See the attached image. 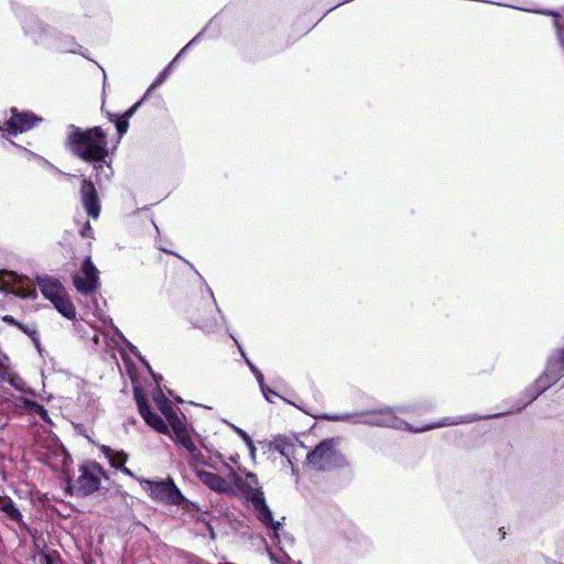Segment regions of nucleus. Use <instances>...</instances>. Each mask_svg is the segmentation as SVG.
Listing matches in <instances>:
<instances>
[{"label": "nucleus", "instance_id": "nucleus-1", "mask_svg": "<svg viewBox=\"0 0 564 564\" xmlns=\"http://www.w3.org/2000/svg\"><path fill=\"white\" fill-rule=\"evenodd\" d=\"M67 145L82 160L96 162L95 170H104L102 161L108 155V150L107 135L100 127L87 130L73 128L67 138Z\"/></svg>", "mask_w": 564, "mask_h": 564}, {"label": "nucleus", "instance_id": "nucleus-2", "mask_svg": "<svg viewBox=\"0 0 564 564\" xmlns=\"http://www.w3.org/2000/svg\"><path fill=\"white\" fill-rule=\"evenodd\" d=\"M230 478L235 486L241 491L245 499L252 506L257 518L267 527L278 530L281 527L279 521H274L270 509L267 507L263 492L259 487L257 476L247 473L245 477L232 471Z\"/></svg>", "mask_w": 564, "mask_h": 564}, {"label": "nucleus", "instance_id": "nucleus-3", "mask_svg": "<svg viewBox=\"0 0 564 564\" xmlns=\"http://www.w3.org/2000/svg\"><path fill=\"white\" fill-rule=\"evenodd\" d=\"M306 464L316 471H327L348 466V462L338 449V442L335 438H326L319 442L306 455Z\"/></svg>", "mask_w": 564, "mask_h": 564}, {"label": "nucleus", "instance_id": "nucleus-4", "mask_svg": "<svg viewBox=\"0 0 564 564\" xmlns=\"http://www.w3.org/2000/svg\"><path fill=\"white\" fill-rule=\"evenodd\" d=\"M139 482L154 501L165 505H180L184 499L171 478L158 481L140 478Z\"/></svg>", "mask_w": 564, "mask_h": 564}, {"label": "nucleus", "instance_id": "nucleus-5", "mask_svg": "<svg viewBox=\"0 0 564 564\" xmlns=\"http://www.w3.org/2000/svg\"><path fill=\"white\" fill-rule=\"evenodd\" d=\"M102 475V469L97 463L82 466L73 490L80 496H88L97 491L100 487Z\"/></svg>", "mask_w": 564, "mask_h": 564}, {"label": "nucleus", "instance_id": "nucleus-6", "mask_svg": "<svg viewBox=\"0 0 564 564\" xmlns=\"http://www.w3.org/2000/svg\"><path fill=\"white\" fill-rule=\"evenodd\" d=\"M74 285L82 294L94 292L98 286V271L90 258H86L80 273L74 276Z\"/></svg>", "mask_w": 564, "mask_h": 564}, {"label": "nucleus", "instance_id": "nucleus-7", "mask_svg": "<svg viewBox=\"0 0 564 564\" xmlns=\"http://www.w3.org/2000/svg\"><path fill=\"white\" fill-rule=\"evenodd\" d=\"M134 398L139 412L145 423L161 434H169V425L160 415L151 411L147 399L139 391L134 392Z\"/></svg>", "mask_w": 564, "mask_h": 564}, {"label": "nucleus", "instance_id": "nucleus-8", "mask_svg": "<svg viewBox=\"0 0 564 564\" xmlns=\"http://www.w3.org/2000/svg\"><path fill=\"white\" fill-rule=\"evenodd\" d=\"M169 425L172 429V433L169 431V436L177 444L186 448L193 456V458L196 460L198 459L199 452L197 451V447L195 446L194 442L192 441V437L185 426V424L182 422L180 417H176L169 422Z\"/></svg>", "mask_w": 564, "mask_h": 564}, {"label": "nucleus", "instance_id": "nucleus-9", "mask_svg": "<svg viewBox=\"0 0 564 564\" xmlns=\"http://www.w3.org/2000/svg\"><path fill=\"white\" fill-rule=\"evenodd\" d=\"M80 199L88 216L94 219L98 218L100 214V204L96 187L91 181L83 178L80 185Z\"/></svg>", "mask_w": 564, "mask_h": 564}, {"label": "nucleus", "instance_id": "nucleus-10", "mask_svg": "<svg viewBox=\"0 0 564 564\" xmlns=\"http://www.w3.org/2000/svg\"><path fill=\"white\" fill-rule=\"evenodd\" d=\"M196 476L204 485L214 491L228 492L230 490V485L223 477L214 473L196 469Z\"/></svg>", "mask_w": 564, "mask_h": 564}, {"label": "nucleus", "instance_id": "nucleus-11", "mask_svg": "<svg viewBox=\"0 0 564 564\" xmlns=\"http://www.w3.org/2000/svg\"><path fill=\"white\" fill-rule=\"evenodd\" d=\"M36 119L30 113H15L7 122L8 130L13 133L24 132L34 126Z\"/></svg>", "mask_w": 564, "mask_h": 564}, {"label": "nucleus", "instance_id": "nucleus-12", "mask_svg": "<svg viewBox=\"0 0 564 564\" xmlns=\"http://www.w3.org/2000/svg\"><path fill=\"white\" fill-rule=\"evenodd\" d=\"M39 285L41 288L43 295L51 302L66 292L57 280L51 278L40 279Z\"/></svg>", "mask_w": 564, "mask_h": 564}, {"label": "nucleus", "instance_id": "nucleus-13", "mask_svg": "<svg viewBox=\"0 0 564 564\" xmlns=\"http://www.w3.org/2000/svg\"><path fill=\"white\" fill-rule=\"evenodd\" d=\"M102 452L105 456L108 458L111 466H113L115 468H121L126 475L134 477L133 473L124 467V464L128 459V455L124 452L116 451L106 446L102 447Z\"/></svg>", "mask_w": 564, "mask_h": 564}, {"label": "nucleus", "instance_id": "nucleus-14", "mask_svg": "<svg viewBox=\"0 0 564 564\" xmlns=\"http://www.w3.org/2000/svg\"><path fill=\"white\" fill-rule=\"evenodd\" d=\"M362 415L365 416L364 422L375 425H390L393 421V415L389 409L368 411Z\"/></svg>", "mask_w": 564, "mask_h": 564}, {"label": "nucleus", "instance_id": "nucleus-15", "mask_svg": "<svg viewBox=\"0 0 564 564\" xmlns=\"http://www.w3.org/2000/svg\"><path fill=\"white\" fill-rule=\"evenodd\" d=\"M55 308L66 318L73 319L76 316V310L74 304L70 302L68 295L63 293L52 301Z\"/></svg>", "mask_w": 564, "mask_h": 564}, {"label": "nucleus", "instance_id": "nucleus-16", "mask_svg": "<svg viewBox=\"0 0 564 564\" xmlns=\"http://www.w3.org/2000/svg\"><path fill=\"white\" fill-rule=\"evenodd\" d=\"M0 510L12 521L21 522L22 514L15 507L11 498L7 496H0Z\"/></svg>", "mask_w": 564, "mask_h": 564}, {"label": "nucleus", "instance_id": "nucleus-17", "mask_svg": "<svg viewBox=\"0 0 564 564\" xmlns=\"http://www.w3.org/2000/svg\"><path fill=\"white\" fill-rule=\"evenodd\" d=\"M154 402L156 404V408L161 411V413L165 416L167 423L172 420L178 417L176 411L172 406L171 402L161 393L155 395Z\"/></svg>", "mask_w": 564, "mask_h": 564}, {"label": "nucleus", "instance_id": "nucleus-18", "mask_svg": "<svg viewBox=\"0 0 564 564\" xmlns=\"http://www.w3.org/2000/svg\"><path fill=\"white\" fill-rule=\"evenodd\" d=\"M274 448L288 459L289 464L293 465L295 451V445L293 443L285 440H276L274 443Z\"/></svg>", "mask_w": 564, "mask_h": 564}, {"label": "nucleus", "instance_id": "nucleus-19", "mask_svg": "<svg viewBox=\"0 0 564 564\" xmlns=\"http://www.w3.org/2000/svg\"><path fill=\"white\" fill-rule=\"evenodd\" d=\"M131 115H132V109L127 111L124 113V116H122V117H117L115 115H110V120L115 122L117 131L119 133V137H122L127 132L128 127H129L128 119Z\"/></svg>", "mask_w": 564, "mask_h": 564}, {"label": "nucleus", "instance_id": "nucleus-20", "mask_svg": "<svg viewBox=\"0 0 564 564\" xmlns=\"http://www.w3.org/2000/svg\"><path fill=\"white\" fill-rule=\"evenodd\" d=\"M18 328L20 330H22L24 334H26L32 339L33 344L35 345V347L37 349L40 348L41 343H40V339L37 336V330L35 327H30V326H26V325H23L22 323H20L18 325Z\"/></svg>", "mask_w": 564, "mask_h": 564}, {"label": "nucleus", "instance_id": "nucleus-21", "mask_svg": "<svg viewBox=\"0 0 564 564\" xmlns=\"http://www.w3.org/2000/svg\"><path fill=\"white\" fill-rule=\"evenodd\" d=\"M452 424H455V422H452L448 419H444L442 422L433 423V424L422 426V427L412 429V431L415 433H421V432H425V431H429L432 429H437V427L447 426V425H452Z\"/></svg>", "mask_w": 564, "mask_h": 564}, {"label": "nucleus", "instance_id": "nucleus-22", "mask_svg": "<svg viewBox=\"0 0 564 564\" xmlns=\"http://www.w3.org/2000/svg\"><path fill=\"white\" fill-rule=\"evenodd\" d=\"M29 409L41 415L42 419L46 420L47 411L39 403L30 401L28 402Z\"/></svg>", "mask_w": 564, "mask_h": 564}, {"label": "nucleus", "instance_id": "nucleus-23", "mask_svg": "<svg viewBox=\"0 0 564 564\" xmlns=\"http://www.w3.org/2000/svg\"><path fill=\"white\" fill-rule=\"evenodd\" d=\"M552 366L564 369V348L560 350L556 357L552 360Z\"/></svg>", "mask_w": 564, "mask_h": 564}, {"label": "nucleus", "instance_id": "nucleus-24", "mask_svg": "<svg viewBox=\"0 0 564 564\" xmlns=\"http://www.w3.org/2000/svg\"><path fill=\"white\" fill-rule=\"evenodd\" d=\"M2 321L8 324V325H12V326H15L18 327V325L20 324L19 321H17L13 316L11 315H4L2 316Z\"/></svg>", "mask_w": 564, "mask_h": 564}, {"label": "nucleus", "instance_id": "nucleus-25", "mask_svg": "<svg viewBox=\"0 0 564 564\" xmlns=\"http://www.w3.org/2000/svg\"><path fill=\"white\" fill-rule=\"evenodd\" d=\"M91 226L88 221L85 223V225L83 226L82 230H80V235L83 237H90L91 235Z\"/></svg>", "mask_w": 564, "mask_h": 564}, {"label": "nucleus", "instance_id": "nucleus-26", "mask_svg": "<svg viewBox=\"0 0 564 564\" xmlns=\"http://www.w3.org/2000/svg\"><path fill=\"white\" fill-rule=\"evenodd\" d=\"M263 394H264L265 399L270 402H273V398L278 397V394L270 389H268L267 391L263 390Z\"/></svg>", "mask_w": 564, "mask_h": 564}, {"label": "nucleus", "instance_id": "nucleus-27", "mask_svg": "<svg viewBox=\"0 0 564 564\" xmlns=\"http://www.w3.org/2000/svg\"><path fill=\"white\" fill-rule=\"evenodd\" d=\"M198 326H199V327H203V328H207V327H208V324H206V323H205V324H199Z\"/></svg>", "mask_w": 564, "mask_h": 564}, {"label": "nucleus", "instance_id": "nucleus-28", "mask_svg": "<svg viewBox=\"0 0 564 564\" xmlns=\"http://www.w3.org/2000/svg\"><path fill=\"white\" fill-rule=\"evenodd\" d=\"M45 561H46V564H50V560L47 556L45 557Z\"/></svg>", "mask_w": 564, "mask_h": 564}]
</instances>
